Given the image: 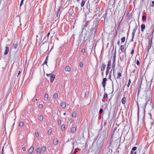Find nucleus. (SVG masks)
I'll return each mask as SVG.
<instances>
[{
	"instance_id": "f257e3e1",
	"label": "nucleus",
	"mask_w": 154,
	"mask_h": 154,
	"mask_svg": "<svg viewBox=\"0 0 154 154\" xmlns=\"http://www.w3.org/2000/svg\"><path fill=\"white\" fill-rule=\"evenodd\" d=\"M149 118L148 120L146 122V129H150L153 123L154 120L152 119V114L151 113H149Z\"/></svg>"
},
{
	"instance_id": "f03ea898",
	"label": "nucleus",
	"mask_w": 154,
	"mask_h": 154,
	"mask_svg": "<svg viewBox=\"0 0 154 154\" xmlns=\"http://www.w3.org/2000/svg\"><path fill=\"white\" fill-rule=\"evenodd\" d=\"M113 131L112 133L111 136L112 137L118 136L119 132L117 131V128L116 127L113 129Z\"/></svg>"
},
{
	"instance_id": "7ed1b4c3",
	"label": "nucleus",
	"mask_w": 154,
	"mask_h": 154,
	"mask_svg": "<svg viewBox=\"0 0 154 154\" xmlns=\"http://www.w3.org/2000/svg\"><path fill=\"white\" fill-rule=\"evenodd\" d=\"M137 25H136L135 27L134 28V29H133V32L132 33V38L131 40V41H132V42L133 41V39H134V36L135 35V32H136V31L137 30Z\"/></svg>"
},
{
	"instance_id": "20e7f679",
	"label": "nucleus",
	"mask_w": 154,
	"mask_h": 154,
	"mask_svg": "<svg viewBox=\"0 0 154 154\" xmlns=\"http://www.w3.org/2000/svg\"><path fill=\"white\" fill-rule=\"evenodd\" d=\"M107 79L106 78H105L103 79V82H102V85L103 87L104 88V89H105V87L106 86V81Z\"/></svg>"
},
{
	"instance_id": "39448f33",
	"label": "nucleus",
	"mask_w": 154,
	"mask_h": 154,
	"mask_svg": "<svg viewBox=\"0 0 154 154\" xmlns=\"http://www.w3.org/2000/svg\"><path fill=\"white\" fill-rule=\"evenodd\" d=\"M55 76L53 74H52L51 75V78H50V81L51 82H53L55 79Z\"/></svg>"
},
{
	"instance_id": "423d86ee",
	"label": "nucleus",
	"mask_w": 154,
	"mask_h": 154,
	"mask_svg": "<svg viewBox=\"0 0 154 154\" xmlns=\"http://www.w3.org/2000/svg\"><path fill=\"white\" fill-rule=\"evenodd\" d=\"M34 147L32 146L31 147H30L29 151V154H31L33 152L34 150Z\"/></svg>"
},
{
	"instance_id": "0eeeda50",
	"label": "nucleus",
	"mask_w": 154,
	"mask_h": 154,
	"mask_svg": "<svg viewBox=\"0 0 154 154\" xmlns=\"http://www.w3.org/2000/svg\"><path fill=\"white\" fill-rule=\"evenodd\" d=\"M9 51V48L8 47H6L5 52H4V54L5 55L7 54Z\"/></svg>"
},
{
	"instance_id": "6e6552de",
	"label": "nucleus",
	"mask_w": 154,
	"mask_h": 154,
	"mask_svg": "<svg viewBox=\"0 0 154 154\" xmlns=\"http://www.w3.org/2000/svg\"><path fill=\"white\" fill-rule=\"evenodd\" d=\"M66 105L65 102H62L61 104V106L63 108H65L66 106Z\"/></svg>"
},
{
	"instance_id": "1a4fd4ad",
	"label": "nucleus",
	"mask_w": 154,
	"mask_h": 154,
	"mask_svg": "<svg viewBox=\"0 0 154 154\" xmlns=\"http://www.w3.org/2000/svg\"><path fill=\"white\" fill-rule=\"evenodd\" d=\"M141 31L142 32H143L144 31V30L145 28V24H142L141 25Z\"/></svg>"
},
{
	"instance_id": "9d476101",
	"label": "nucleus",
	"mask_w": 154,
	"mask_h": 154,
	"mask_svg": "<svg viewBox=\"0 0 154 154\" xmlns=\"http://www.w3.org/2000/svg\"><path fill=\"white\" fill-rule=\"evenodd\" d=\"M97 25L98 24H97V23H95V27L93 28V29H92V30L94 31V33H95L96 32L97 28L96 27L97 26Z\"/></svg>"
},
{
	"instance_id": "9b49d317",
	"label": "nucleus",
	"mask_w": 154,
	"mask_h": 154,
	"mask_svg": "<svg viewBox=\"0 0 154 154\" xmlns=\"http://www.w3.org/2000/svg\"><path fill=\"white\" fill-rule=\"evenodd\" d=\"M106 67V65L104 64L103 63L102 66L101 68V71H103L105 69Z\"/></svg>"
},
{
	"instance_id": "f8f14e48",
	"label": "nucleus",
	"mask_w": 154,
	"mask_h": 154,
	"mask_svg": "<svg viewBox=\"0 0 154 154\" xmlns=\"http://www.w3.org/2000/svg\"><path fill=\"white\" fill-rule=\"evenodd\" d=\"M58 140L57 138H55L54 140V141H53L54 144L55 145H57L58 143Z\"/></svg>"
},
{
	"instance_id": "ddd939ff",
	"label": "nucleus",
	"mask_w": 154,
	"mask_h": 154,
	"mask_svg": "<svg viewBox=\"0 0 154 154\" xmlns=\"http://www.w3.org/2000/svg\"><path fill=\"white\" fill-rule=\"evenodd\" d=\"M71 70V68L69 66H67L65 68L66 71L69 72Z\"/></svg>"
},
{
	"instance_id": "4468645a",
	"label": "nucleus",
	"mask_w": 154,
	"mask_h": 154,
	"mask_svg": "<svg viewBox=\"0 0 154 154\" xmlns=\"http://www.w3.org/2000/svg\"><path fill=\"white\" fill-rule=\"evenodd\" d=\"M126 100V98L125 97H123L122 100V103L123 104H125V103Z\"/></svg>"
},
{
	"instance_id": "2eb2a0df",
	"label": "nucleus",
	"mask_w": 154,
	"mask_h": 154,
	"mask_svg": "<svg viewBox=\"0 0 154 154\" xmlns=\"http://www.w3.org/2000/svg\"><path fill=\"white\" fill-rule=\"evenodd\" d=\"M76 128L75 127H73L71 128V131L72 132H75L76 131Z\"/></svg>"
},
{
	"instance_id": "dca6fc26",
	"label": "nucleus",
	"mask_w": 154,
	"mask_h": 154,
	"mask_svg": "<svg viewBox=\"0 0 154 154\" xmlns=\"http://www.w3.org/2000/svg\"><path fill=\"white\" fill-rule=\"evenodd\" d=\"M111 66V64L110 63V62L109 61L108 62V64H107L106 70H109L110 69Z\"/></svg>"
},
{
	"instance_id": "f3484780",
	"label": "nucleus",
	"mask_w": 154,
	"mask_h": 154,
	"mask_svg": "<svg viewBox=\"0 0 154 154\" xmlns=\"http://www.w3.org/2000/svg\"><path fill=\"white\" fill-rule=\"evenodd\" d=\"M48 94L46 93L45 96V100H47L48 98Z\"/></svg>"
},
{
	"instance_id": "a211bd4d",
	"label": "nucleus",
	"mask_w": 154,
	"mask_h": 154,
	"mask_svg": "<svg viewBox=\"0 0 154 154\" xmlns=\"http://www.w3.org/2000/svg\"><path fill=\"white\" fill-rule=\"evenodd\" d=\"M36 152L38 153L39 154H40L41 152V149L40 148H38L36 149Z\"/></svg>"
},
{
	"instance_id": "6ab92c4d",
	"label": "nucleus",
	"mask_w": 154,
	"mask_h": 154,
	"mask_svg": "<svg viewBox=\"0 0 154 154\" xmlns=\"http://www.w3.org/2000/svg\"><path fill=\"white\" fill-rule=\"evenodd\" d=\"M18 44L17 43H14L13 45V47L14 48L16 49L17 47Z\"/></svg>"
},
{
	"instance_id": "aec40b11",
	"label": "nucleus",
	"mask_w": 154,
	"mask_h": 154,
	"mask_svg": "<svg viewBox=\"0 0 154 154\" xmlns=\"http://www.w3.org/2000/svg\"><path fill=\"white\" fill-rule=\"evenodd\" d=\"M54 98L55 99H56L58 97V94L57 93H55L53 96Z\"/></svg>"
},
{
	"instance_id": "412c9836",
	"label": "nucleus",
	"mask_w": 154,
	"mask_h": 154,
	"mask_svg": "<svg viewBox=\"0 0 154 154\" xmlns=\"http://www.w3.org/2000/svg\"><path fill=\"white\" fill-rule=\"evenodd\" d=\"M65 128V125H62L61 126V129L63 131H64Z\"/></svg>"
},
{
	"instance_id": "4be33fe9",
	"label": "nucleus",
	"mask_w": 154,
	"mask_h": 154,
	"mask_svg": "<svg viewBox=\"0 0 154 154\" xmlns=\"http://www.w3.org/2000/svg\"><path fill=\"white\" fill-rule=\"evenodd\" d=\"M121 73L120 72H119L117 74V78L119 79V77L121 76Z\"/></svg>"
},
{
	"instance_id": "5701e85b",
	"label": "nucleus",
	"mask_w": 154,
	"mask_h": 154,
	"mask_svg": "<svg viewBox=\"0 0 154 154\" xmlns=\"http://www.w3.org/2000/svg\"><path fill=\"white\" fill-rule=\"evenodd\" d=\"M152 44L149 43V45L148 47V52L149 50L151 48V47H152Z\"/></svg>"
},
{
	"instance_id": "b1692460",
	"label": "nucleus",
	"mask_w": 154,
	"mask_h": 154,
	"mask_svg": "<svg viewBox=\"0 0 154 154\" xmlns=\"http://www.w3.org/2000/svg\"><path fill=\"white\" fill-rule=\"evenodd\" d=\"M23 126V123L22 122H20L19 123V126L21 127H22Z\"/></svg>"
},
{
	"instance_id": "393cba45",
	"label": "nucleus",
	"mask_w": 154,
	"mask_h": 154,
	"mask_svg": "<svg viewBox=\"0 0 154 154\" xmlns=\"http://www.w3.org/2000/svg\"><path fill=\"white\" fill-rule=\"evenodd\" d=\"M124 46L123 45H121L120 46V50L122 52H123V51H124Z\"/></svg>"
},
{
	"instance_id": "a878e982",
	"label": "nucleus",
	"mask_w": 154,
	"mask_h": 154,
	"mask_svg": "<svg viewBox=\"0 0 154 154\" xmlns=\"http://www.w3.org/2000/svg\"><path fill=\"white\" fill-rule=\"evenodd\" d=\"M113 62H114V63H115V60H116V49L115 50L114 55V56H113Z\"/></svg>"
},
{
	"instance_id": "bb28decb",
	"label": "nucleus",
	"mask_w": 154,
	"mask_h": 154,
	"mask_svg": "<svg viewBox=\"0 0 154 154\" xmlns=\"http://www.w3.org/2000/svg\"><path fill=\"white\" fill-rule=\"evenodd\" d=\"M42 149L43 151H45L46 150V147L45 146H43L42 147Z\"/></svg>"
},
{
	"instance_id": "cd10ccee",
	"label": "nucleus",
	"mask_w": 154,
	"mask_h": 154,
	"mask_svg": "<svg viewBox=\"0 0 154 154\" xmlns=\"http://www.w3.org/2000/svg\"><path fill=\"white\" fill-rule=\"evenodd\" d=\"M85 4V1L83 0H82V2L81 4V6L83 7L84 6Z\"/></svg>"
},
{
	"instance_id": "c85d7f7f",
	"label": "nucleus",
	"mask_w": 154,
	"mask_h": 154,
	"mask_svg": "<svg viewBox=\"0 0 154 154\" xmlns=\"http://www.w3.org/2000/svg\"><path fill=\"white\" fill-rule=\"evenodd\" d=\"M131 83V80L130 79H129L128 80V84L127 87H129L130 85V83Z\"/></svg>"
},
{
	"instance_id": "c756f323",
	"label": "nucleus",
	"mask_w": 154,
	"mask_h": 154,
	"mask_svg": "<svg viewBox=\"0 0 154 154\" xmlns=\"http://www.w3.org/2000/svg\"><path fill=\"white\" fill-rule=\"evenodd\" d=\"M137 149V147H135V146L134 147L132 148V149H131L132 151H135V150H136Z\"/></svg>"
},
{
	"instance_id": "7c9ffc66",
	"label": "nucleus",
	"mask_w": 154,
	"mask_h": 154,
	"mask_svg": "<svg viewBox=\"0 0 154 154\" xmlns=\"http://www.w3.org/2000/svg\"><path fill=\"white\" fill-rule=\"evenodd\" d=\"M47 60H48V57H47L46 58V59L45 60V61L44 63V64H45L46 65H47Z\"/></svg>"
},
{
	"instance_id": "2f4dec72",
	"label": "nucleus",
	"mask_w": 154,
	"mask_h": 154,
	"mask_svg": "<svg viewBox=\"0 0 154 154\" xmlns=\"http://www.w3.org/2000/svg\"><path fill=\"white\" fill-rule=\"evenodd\" d=\"M76 114L75 113H73L72 114V117H75L76 116Z\"/></svg>"
},
{
	"instance_id": "473e14b6",
	"label": "nucleus",
	"mask_w": 154,
	"mask_h": 154,
	"mask_svg": "<svg viewBox=\"0 0 154 154\" xmlns=\"http://www.w3.org/2000/svg\"><path fill=\"white\" fill-rule=\"evenodd\" d=\"M125 37H122V39H121V41L122 42H124L125 41Z\"/></svg>"
},
{
	"instance_id": "72a5a7b5",
	"label": "nucleus",
	"mask_w": 154,
	"mask_h": 154,
	"mask_svg": "<svg viewBox=\"0 0 154 154\" xmlns=\"http://www.w3.org/2000/svg\"><path fill=\"white\" fill-rule=\"evenodd\" d=\"M43 119V117L41 115L40 116V117L39 118V119L40 120H42Z\"/></svg>"
},
{
	"instance_id": "f704fd0d",
	"label": "nucleus",
	"mask_w": 154,
	"mask_h": 154,
	"mask_svg": "<svg viewBox=\"0 0 154 154\" xmlns=\"http://www.w3.org/2000/svg\"><path fill=\"white\" fill-rule=\"evenodd\" d=\"M52 131L51 129H49L48 131V134H50L51 133Z\"/></svg>"
},
{
	"instance_id": "c9c22d12",
	"label": "nucleus",
	"mask_w": 154,
	"mask_h": 154,
	"mask_svg": "<svg viewBox=\"0 0 154 154\" xmlns=\"http://www.w3.org/2000/svg\"><path fill=\"white\" fill-rule=\"evenodd\" d=\"M152 37L149 39V43L152 44Z\"/></svg>"
},
{
	"instance_id": "e433bc0d",
	"label": "nucleus",
	"mask_w": 154,
	"mask_h": 154,
	"mask_svg": "<svg viewBox=\"0 0 154 154\" xmlns=\"http://www.w3.org/2000/svg\"><path fill=\"white\" fill-rule=\"evenodd\" d=\"M108 95L107 94H105L104 95L103 97V98L105 99L107 97Z\"/></svg>"
},
{
	"instance_id": "4c0bfd02",
	"label": "nucleus",
	"mask_w": 154,
	"mask_h": 154,
	"mask_svg": "<svg viewBox=\"0 0 154 154\" xmlns=\"http://www.w3.org/2000/svg\"><path fill=\"white\" fill-rule=\"evenodd\" d=\"M146 16H143L142 17V19L143 20H145L146 19Z\"/></svg>"
},
{
	"instance_id": "58836bf2",
	"label": "nucleus",
	"mask_w": 154,
	"mask_h": 154,
	"mask_svg": "<svg viewBox=\"0 0 154 154\" xmlns=\"http://www.w3.org/2000/svg\"><path fill=\"white\" fill-rule=\"evenodd\" d=\"M109 78L110 79H111V80L112 81V89L113 90V82L112 81V80L111 79L110 75L109 76Z\"/></svg>"
},
{
	"instance_id": "ea45409f",
	"label": "nucleus",
	"mask_w": 154,
	"mask_h": 154,
	"mask_svg": "<svg viewBox=\"0 0 154 154\" xmlns=\"http://www.w3.org/2000/svg\"><path fill=\"white\" fill-rule=\"evenodd\" d=\"M23 2H24V0H21L20 5V6H22V5L23 4Z\"/></svg>"
},
{
	"instance_id": "a19ab883",
	"label": "nucleus",
	"mask_w": 154,
	"mask_h": 154,
	"mask_svg": "<svg viewBox=\"0 0 154 154\" xmlns=\"http://www.w3.org/2000/svg\"><path fill=\"white\" fill-rule=\"evenodd\" d=\"M103 112V109H100L99 111V113L101 114Z\"/></svg>"
},
{
	"instance_id": "79ce46f5",
	"label": "nucleus",
	"mask_w": 154,
	"mask_h": 154,
	"mask_svg": "<svg viewBox=\"0 0 154 154\" xmlns=\"http://www.w3.org/2000/svg\"><path fill=\"white\" fill-rule=\"evenodd\" d=\"M137 113H138V116L139 117V106L138 107V111H137Z\"/></svg>"
},
{
	"instance_id": "37998d69",
	"label": "nucleus",
	"mask_w": 154,
	"mask_h": 154,
	"mask_svg": "<svg viewBox=\"0 0 154 154\" xmlns=\"http://www.w3.org/2000/svg\"><path fill=\"white\" fill-rule=\"evenodd\" d=\"M58 125H60L61 124V121L60 119H59L58 120Z\"/></svg>"
},
{
	"instance_id": "c03bdc74",
	"label": "nucleus",
	"mask_w": 154,
	"mask_h": 154,
	"mask_svg": "<svg viewBox=\"0 0 154 154\" xmlns=\"http://www.w3.org/2000/svg\"><path fill=\"white\" fill-rule=\"evenodd\" d=\"M39 107L40 108H43V105L42 104H40L39 105Z\"/></svg>"
},
{
	"instance_id": "a18cd8bd",
	"label": "nucleus",
	"mask_w": 154,
	"mask_h": 154,
	"mask_svg": "<svg viewBox=\"0 0 154 154\" xmlns=\"http://www.w3.org/2000/svg\"><path fill=\"white\" fill-rule=\"evenodd\" d=\"M80 66L81 67H83V64L82 62L80 63Z\"/></svg>"
},
{
	"instance_id": "49530a36",
	"label": "nucleus",
	"mask_w": 154,
	"mask_h": 154,
	"mask_svg": "<svg viewBox=\"0 0 154 154\" xmlns=\"http://www.w3.org/2000/svg\"><path fill=\"white\" fill-rule=\"evenodd\" d=\"M85 52V49L84 48H83L82 50V52L83 53H84Z\"/></svg>"
},
{
	"instance_id": "de8ad7c7",
	"label": "nucleus",
	"mask_w": 154,
	"mask_h": 154,
	"mask_svg": "<svg viewBox=\"0 0 154 154\" xmlns=\"http://www.w3.org/2000/svg\"><path fill=\"white\" fill-rule=\"evenodd\" d=\"M136 64L137 65H139V64H140L139 61L138 60H137V62H136Z\"/></svg>"
},
{
	"instance_id": "09e8293b",
	"label": "nucleus",
	"mask_w": 154,
	"mask_h": 154,
	"mask_svg": "<svg viewBox=\"0 0 154 154\" xmlns=\"http://www.w3.org/2000/svg\"><path fill=\"white\" fill-rule=\"evenodd\" d=\"M35 134L36 137H38L39 135V134L38 132H36Z\"/></svg>"
},
{
	"instance_id": "8fccbe9b",
	"label": "nucleus",
	"mask_w": 154,
	"mask_h": 154,
	"mask_svg": "<svg viewBox=\"0 0 154 154\" xmlns=\"http://www.w3.org/2000/svg\"><path fill=\"white\" fill-rule=\"evenodd\" d=\"M69 121L70 122V123H71L73 122V119H70L69 120Z\"/></svg>"
},
{
	"instance_id": "3c124183",
	"label": "nucleus",
	"mask_w": 154,
	"mask_h": 154,
	"mask_svg": "<svg viewBox=\"0 0 154 154\" xmlns=\"http://www.w3.org/2000/svg\"><path fill=\"white\" fill-rule=\"evenodd\" d=\"M109 70H106V75H108V73H109Z\"/></svg>"
},
{
	"instance_id": "603ef678",
	"label": "nucleus",
	"mask_w": 154,
	"mask_h": 154,
	"mask_svg": "<svg viewBox=\"0 0 154 154\" xmlns=\"http://www.w3.org/2000/svg\"><path fill=\"white\" fill-rule=\"evenodd\" d=\"M22 149L23 151H25L26 150V148L25 147H23Z\"/></svg>"
},
{
	"instance_id": "864d4df0",
	"label": "nucleus",
	"mask_w": 154,
	"mask_h": 154,
	"mask_svg": "<svg viewBox=\"0 0 154 154\" xmlns=\"http://www.w3.org/2000/svg\"><path fill=\"white\" fill-rule=\"evenodd\" d=\"M126 15L128 16V17H129V12L128 11L127 13H126Z\"/></svg>"
},
{
	"instance_id": "5fc2aeb1",
	"label": "nucleus",
	"mask_w": 154,
	"mask_h": 154,
	"mask_svg": "<svg viewBox=\"0 0 154 154\" xmlns=\"http://www.w3.org/2000/svg\"><path fill=\"white\" fill-rule=\"evenodd\" d=\"M112 66L113 67H114L115 66V63H114V62H113V63L112 64Z\"/></svg>"
},
{
	"instance_id": "6e6d98bb",
	"label": "nucleus",
	"mask_w": 154,
	"mask_h": 154,
	"mask_svg": "<svg viewBox=\"0 0 154 154\" xmlns=\"http://www.w3.org/2000/svg\"><path fill=\"white\" fill-rule=\"evenodd\" d=\"M152 5H151V6L152 7H153V5H154V1H153L152 2Z\"/></svg>"
},
{
	"instance_id": "4d7b16f0",
	"label": "nucleus",
	"mask_w": 154,
	"mask_h": 154,
	"mask_svg": "<svg viewBox=\"0 0 154 154\" xmlns=\"http://www.w3.org/2000/svg\"><path fill=\"white\" fill-rule=\"evenodd\" d=\"M134 53V50H133H133L131 51V54H133Z\"/></svg>"
},
{
	"instance_id": "13d9d810",
	"label": "nucleus",
	"mask_w": 154,
	"mask_h": 154,
	"mask_svg": "<svg viewBox=\"0 0 154 154\" xmlns=\"http://www.w3.org/2000/svg\"><path fill=\"white\" fill-rule=\"evenodd\" d=\"M119 44H120V41L119 40H118V42H117V44L119 45Z\"/></svg>"
},
{
	"instance_id": "bf43d9fd",
	"label": "nucleus",
	"mask_w": 154,
	"mask_h": 154,
	"mask_svg": "<svg viewBox=\"0 0 154 154\" xmlns=\"http://www.w3.org/2000/svg\"><path fill=\"white\" fill-rule=\"evenodd\" d=\"M72 145H73V147H72V149H73L74 148V143H72Z\"/></svg>"
},
{
	"instance_id": "052dcab7",
	"label": "nucleus",
	"mask_w": 154,
	"mask_h": 154,
	"mask_svg": "<svg viewBox=\"0 0 154 154\" xmlns=\"http://www.w3.org/2000/svg\"><path fill=\"white\" fill-rule=\"evenodd\" d=\"M21 73V71H20L19 72L18 75V76Z\"/></svg>"
},
{
	"instance_id": "680f3d73",
	"label": "nucleus",
	"mask_w": 154,
	"mask_h": 154,
	"mask_svg": "<svg viewBox=\"0 0 154 154\" xmlns=\"http://www.w3.org/2000/svg\"><path fill=\"white\" fill-rule=\"evenodd\" d=\"M50 32H48V34H47V36H48L49 35H50Z\"/></svg>"
},
{
	"instance_id": "e2e57ef3",
	"label": "nucleus",
	"mask_w": 154,
	"mask_h": 154,
	"mask_svg": "<svg viewBox=\"0 0 154 154\" xmlns=\"http://www.w3.org/2000/svg\"><path fill=\"white\" fill-rule=\"evenodd\" d=\"M3 148H2V154H3Z\"/></svg>"
},
{
	"instance_id": "0e129e2a",
	"label": "nucleus",
	"mask_w": 154,
	"mask_h": 154,
	"mask_svg": "<svg viewBox=\"0 0 154 154\" xmlns=\"http://www.w3.org/2000/svg\"><path fill=\"white\" fill-rule=\"evenodd\" d=\"M77 152L76 149H75L74 151V152H75V153L76 152Z\"/></svg>"
},
{
	"instance_id": "69168bd1",
	"label": "nucleus",
	"mask_w": 154,
	"mask_h": 154,
	"mask_svg": "<svg viewBox=\"0 0 154 154\" xmlns=\"http://www.w3.org/2000/svg\"><path fill=\"white\" fill-rule=\"evenodd\" d=\"M46 75H47L48 76H49V75H50V74H47Z\"/></svg>"
},
{
	"instance_id": "338daca9",
	"label": "nucleus",
	"mask_w": 154,
	"mask_h": 154,
	"mask_svg": "<svg viewBox=\"0 0 154 154\" xmlns=\"http://www.w3.org/2000/svg\"><path fill=\"white\" fill-rule=\"evenodd\" d=\"M133 151H132V150H131V154H132L133 152Z\"/></svg>"
},
{
	"instance_id": "774afa93",
	"label": "nucleus",
	"mask_w": 154,
	"mask_h": 154,
	"mask_svg": "<svg viewBox=\"0 0 154 154\" xmlns=\"http://www.w3.org/2000/svg\"><path fill=\"white\" fill-rule=\"evenodd\" d=\"M135 71V69L133 70V73H134V72Z\"/></svg>"
}]
</instances>
